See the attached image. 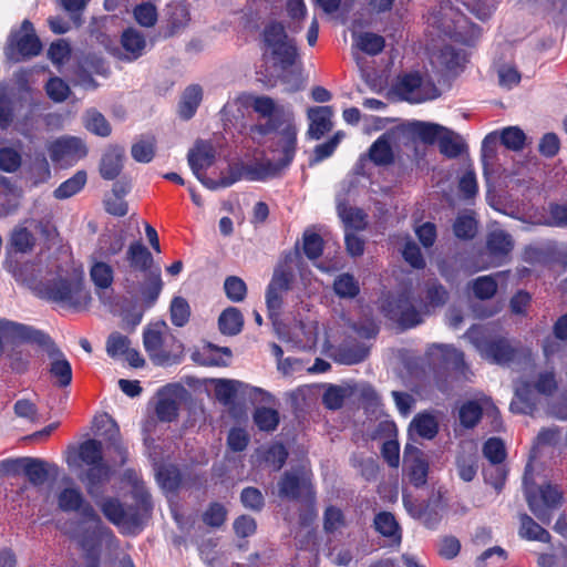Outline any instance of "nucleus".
Returning <instances> with one entry per match:
<instances>
[{"instance_id": "obj_52", "label": "nucleus", "mask_w": 567, "mask_h": 567, "mask_svg": "<svg viewBox=\"0 0 567 567\" xmlns=\"http://www.w3.org/2000/svg\"><path fill=\"white\" fill-rule=\"evenodd\" d=\"M250 101V96H238L231 101H228L223 110H221V116L223 120L226 122H234L244 116L243 107L246 106Z\"/></svg>"}, {"instance_id": "obj_26", "label": "nucleus", "mask_w": 567, "mask_h": 567, "mask_svg": "<svg viewBox=\"0 0 567 567\" xmlns=\"http://www.w3.org/2000/svg\"><path fill=\"white\" fill-rule=\"evenodd\" d=\"M309 120L308 135L312 140H319L324 133L332 128L331 117L333 110L331 106H315L307 112Z\"/></svg>"}, {"instance_id": "obj_60", "label": "nucleus", "mask_w": 567, "mask_h": 567, "mask_svg": "<svg viewBox=\"0 0 567 567\" xmlns=\"http://www.w3.org/2000/svg\"><path fill=\"white\" fill-rule=\"evenodd\" d=\"M444 131L445 127L439 124L423 122L415 124V133L425 143L439 142Z\"/></svg>"}, {"instance_id": "obj_24", "label": "nucleus", "mask_w": 567, "mask_h": 567, "mask_svg": "<svg viewBox=\"0 0 567 567\" xmlns=\"http://www.w3.org/2000/svg\"><path fill=\"white\" fill-rule=\"evenodd\" d=\"M103 258L95 252L90 256V278L97 291L111 288L114 281V269Z\"/></svg>"}, {"instance_id": "obj_15", "label": "nucleus", "mask_w": 567, "mask_h": 567, "mask_svg": "<svg viewBox=\"0 0 567 567\" xmlns=\"http://www.w3.org/2000/svg\"><path fill=\"white\" fill-rule=\"evenodd\" d=\"M275 331L279 339L298 349H311L318 340L319 326L316 321L298 322L288 327L275 320Z\"/></svg>"}, {"instance_id": "obj_23", "label": "nucleus", "mask_w": 567, "mask_h": 567, "mask_svg": "<svg viewBox=\"0 0 567 567\" xmlns=\"http://www.w3.org/2000/svg\"><path fill=\"white\" fill-rule=\"evenodd\" d=\"M21 467L33 485H42L50 474H56L58 466L39 458H21L12 462Z\"/></svg>"}, {"instance_id": "obj_37", "label": "nucleus", "mask_w": 567, "mask_h": 567, "mask_svg": "<svg viewBox=\"0 0 567 567\" xmlns=\"http://www.w3.org/2000/svg\"><path fill=\"white\" fill-rule=\"evenodd\" d=\"M86 173L84 171L76 172L72 177L64 181L58 188L54 189L53 195L56 199H66L78 194L86 184Z\"/></svg>"}, {"instance_id": "obj_40", "label": "nucleus", "mask_w": 567, "mask_h": 567, "mask_svg": "<svg viewBox=\"0 0 567 567\" xmlns=\"http://www.w3.org/2000/svg\"><path fill=\"white\" fill-rule=\"evenodd\" d=\"M464 56L456 52L451 47H444L439 52H434L431 55V63L434 66L446 69V70H455L461 65Z\"/></svg>"}, {"instance_id": "obj_54", "label": "nucleus", "mask_w": 567, "mask_h": 567, "mask_svg": "<svg viewBox=\"0 0 567 567\" xmlns=\"http://www.w3.org/2000/svg\"><path fill=\"white\" fill-rule=\"evenodd\" d=\"M254 420L261 431H274L279 423V414L274 409L258 408L254 414Z\"/></svg>"}, {"instance_id": "obj_64", "label": "nucleus", "mask_w": 567, "mask_h": 567, "mask_svg": "<svg viewBox=\"0 0 567 567\" xmlns=\"http://www.w3.org/2000/svg\"><path fill=\"white\" fill-rule=\"evenodd\" d=\"M21 166V155L12 147L0 150V168L7 173H13Z\"/></svg>"}, {"instance_id": "obj_47", "label": "nucleus", "mask_w": 567, "mask_h": 567, "mask_svg": "<svg viewBox=\"0 0 567 567\" xmlns=\"http://www.w3.org/2000/svg\"><path fill=\"white\" fill-rule=\"evenodd\" d=\"M94 425L102 435L106 436L109 441L114 443L116 450L122 454L123 450L117 444L120 431L115 421L110 415L102 414L95 417Z\"/></svg>"}, {"instance_id": "obj_9", "label": "nucleus", "mask_w": 567, "mask_h": 567, "mask_svg": "<svg viewBox=\"0 0 567 567\" xmlns=\"http://www.w3.org/2000/svg\"><path fill=\"white\" fill-rule=\"evenodd\" d=\"M556 388L557 382L553 371L539 373L533 384L522 380L515 385V398L511 403V410L515 413H532L535 406L534 392L547 395L551 394Z\"/></svg>"}, {"instance_id": "obj_21", "label": "nucleus", "mask_w": 567, "mask_h": 567, "mask_svg": "<svg viewBox=\"0 0 567 567\" xmlns=\"http://www.w3.org/2000/svg\"><path fill=\"white\" fill-rule=\"evenodd\" d=\"M403 464L409 480L414 486H422L426 483L429 463L420 449L408 444L404 449Z\"/></svg>"}, {"instance_id": "obj_22", "label": "nucleus", "mask_w": 567, "mask_h": 567, "mask_svg": "<svg viewBox=\"0 0 567 567\" xmlns=\"http://www.w3.org/2000/svg\"><path fill=\"white\" fill-rule=\"evenodd\" d=\"M437 28L441 29L444 34L463 43H470L471 40L478 34L477 29L473 24H470L464 16L454 13L452 10L449 18L446 17L441 21Z\"/></svg>"}, {"instance_id": "obj_7", "label": "nucleus", "mask_w": 567, "mask_h": 567, "mask_svg": "<svg viewBox=\"0 0 567 567\" xmlns=\"http://www.w3.org/2000/svg\"><path fill=\"white\" fill-rule=\"evenodd\" d=\"M465 337L474 346L482 359L491 363L506 364L516 354V348L506 338L493 336L489 326H473L467 330Z\"/></svg>"}, {"instance_id": "obj_50", "label": "nucleus", "mask_w": 567, "mask_h": 567, "mask_svg": "<svg viewBox=\"0 0 567 567\" xmlns=\"http://www.w3.org/2000/svg\"><path fill=\"white\" fill-rule=\"evenodd\" d=\"M131 348V341L120 332H113L106 340V352L113 359H122Z\"/></svg>"}, {"instance_id": "obj_8", "label": "nucleus", "mask_w": 567, "mask_h": 567, "mask_svg": "<svg viewBox=\"0 0 567 567\" xmlns=\"http://www.w3.org/2000/svg\"><path fill=\"white\" fill-rule=\"evenodd\" d=\"M524 485L529 509L539 520L546 524L549 523L553 511L563 503V492L550 484L535 488L529 465L525 471Z\"/></svg>"}, {"instance_id": "obj_45", "label": "nucleus", "mask_w": 567, "mask_h": 567, "mask_svg": "<svg viewBox=\"0 0 567 567\" xmlns=\"http://www.w3.org/2000/svg\"><path fill=\"white\" fill-rule=\"evenodd\" d=\"M86 130L99 136H109L111 134V125L107 120L97 111L90 110L84 117Z\"/></svg>"}, {"instance_id": "obj_31", "label": "nucleus", "mask_w": 567, "mask_h": 567, "mask_svg": "<svg viewBox=\"0 0 567 567\" xmlns=\"http://www.w3.org/2000/svg\"><path fill=\"white\" fill-rule=\"evenodd\" d=\"M495 410L488 399H484L482 403L477 401L465 402L458 412L461 424L465 427H473L480 421L483 410L487 409Z\"/></svg>"}, {"instance_id": "obj_14", "label": "nucleus", "mask_w": 567, "mask_h": 567, "mask_svg": "<svg viewBox=\"0 0 567 567\" xmlns=\"http://www.w3.org/2000/svg\"><path fill=\"white\" fill-rule=\"evenodd\" d=\"M41 51V43L34 33L33 24L24 20L17 31H12L6 48L9 60L19 61L21 58L33 56Z\"/></svg>"}, {"instance_id": "obj_17", "label": "nucleus", "mask_w": 567, "mask_h": 567, "mask_svg": "<svg viewBox=\"0 0 567 567\" xmlns=\"http://www.w3.org/2000/svg\"><path fill=\"white\" fill-rule=\"evenodd\" d=\"M4 342H47L45 334L29 326L0 319V354Z\"/></svg>"}, {"instance_id": "obj_11", "label": "nucleus", "mask_w": 567, "mask_h": 567, "mask_svg": "<svg viewBox=\"0 0 567 567\" xmlns=\"http://www.w3.org/2000/svg\"><path fill=\"white\" fill-rule=\"evenodd\" d=\"M395 91L402 100L410 103H423L440 95L439 89L429 75H422L417 72L400 78Z\"/></svg>"}, {"instance_id": "obj_55", "label": "nucleus", "mask_w": 567, "mask_h": 567, "mask_svg": "<svg viewBox=\"0 0 567 567\" xmlns=\"http://www.w3.org/2000/svg\"><path fill=\"white\" fill-rule=\"evenodd\" d=\"M190 316V308L186 299L175 297L171 303V320L177 327H183L187 323Z\"/></svg>"}, {"instance_id": "obj_49", "label": "nucleus", "mask_w": 567, "mask_h": 567, "mask_svg": "<svg viewBox=\"0 0 567 567\" xmlns=\"http://www.w3.org/2000/svg\"><path fill=\"white\" fill-rule=\"evenodd\" d=\"M374 526L383 536L400 539V528L392 514L386 512L379 513L374 518Z\"/></svg>"}, {"instance_id": "obj_18", "label": "nucleus", "mask_w": 567, "mask_h": 567, "mask_svg": "<svg viewBox=\"0 0 567 567\" xmlns=\"http://www.w3.org/2000/svg\"><path fill=\"white\" fill-rule=\"evenodd\" d=\"M385 316L403 328H412L422 321L423 311H417L408 297L390 300L383 308Z\"/></svg>"}, {"instance_id": "obj_39", "label": "nucleus", "mask_w": 567, "mask_h": 567, "mask_svg": "<svg viewBox=\"0 0 567 567\" xmlns=\"http://www.w3.org/2000/svg\"><path fill=\"white\" fill-rule=\"evenodd\" d=\"M391 135L383 134L380 136L370 148V158L377 165H386L392 162L393 154L391 150Z\"/></svg>"}, {"instance_id": "obj_62", "label": "nucleus", "mask_w": 567, "mask_h": 567, "mask_svg": "<svg viewBox=\"0 0 567 567\" xmlns=\"http://www.w3.org/2000/svg\"><path fill=\"white\" fill-rule=\"evenodd\" d=\"M497 284L491 276H482L473 281L474 295L480 299H488L496 292Z\"/></svg>"}, {"instance_id": "obj_63", "label": "nucleus", "mask_w": 567, "mask_h": 567, "mask_svg": "<svg viewBox=\"0 0 567 567\" xmlns=\"http://www.w3.org/2000/svg\"><path fill=\"white\" fill-rule=\"evenodd\" d=\"M322 238L310 230L303 234V251L309 259H317L322 254Z\"/></svg>"}, {"instance_id": "obj_19", "label": "nucleus", "mask_w": 567, "mask_h": 567, "mask_svg": "<svg viewBox=\"0 0 567 567\" xmlns=\"http://www.w3.org/2000/svg\"><path fill=\"white\" fill-rule=\"evenodd\" d=\"M186 390L176 384L162 389L157 394L156 415L161 421L171 422L178 413L181 403L184 401Z\"/></svg>"}, {"instance_id": "obj_46", "label": "nucleus", "mask_w": 567, "mask_h": 567, "mask_svg": "<svg viewBox=\"0 0 567 567\" xmlns=\"http://www.w3.org/2000/svg\"><path fill=\"white\" fill-rule=\"evenodd\" d=\"M156 480L164 491L171 492L178 486L181 476L174 465H159L156 468Z\"/></svg>"}, {"instance_id": "obj_28", "label": "nucleus", "mask_w": 567, "mask_h": 567, "mask_svg": "<svg viewBox=\"0 0 567 567\" xmlns=\"http://www.w3.org/2000/svg\"><path fill=\"white\" fill-rule=\"evenodd\" d=\"M203 100V89L198 84L188 85L178 103V115L184 120L192 118Z\"/></svg>"}, {"instance_id": "obj_48", "label": "nucleus", "mask_w": 567, "mask_h": 567, "mask_svg": "<svg viewBox=\"0 0 567 567\" xmlns=\"http://www.w3.org/2000/svg\"><path fill=\"white\" fill-rule=\"evenodd\" d=\"M340 218L346 225L347 230L362 229L365 226V215L361 209L347 207L346 205L338 206Z\"/></svg>"}, {"instance_id": "obj_42", "label": "nucleus", "mask_w": 567, "mask_h": 567, "mask_svg": "<svg viewBox=\"0 0 567 567\" xmlns=\"http://www.w3.org/2000/svg\"><path fill=\"white\" fill-rule=\"evenodd\" d=\"M124 236L122 234H110L103 236L99 241V248L94 251L104 258L117 255L124 247Z\"/></svg>"}, {"instance_id": "obj_35", "label": "nucleus", "mask_w": 567, "mask_h": 567, "mask_svg": "<svg viewBox=\"0 0 567 567\" xmlns=\"http://www.w3.org/2000/svg\"><path fill=\"white\" fill-rule=\"evenodd\" d=\"M218 324L221 333L235 336L241 331L244 318L237 308L229 307L219 316Z\"/></svg>"}, {"instance_id": "obj_44", "label": "nucleus", "mask_w": 567, "mask_h": 567, "mask_svg": "<svg viewBox=\"0 0 567 567\" xmlns=\"http://www.w3.org/2000/svg\"><path fill=\"white\" fill-rule=\"evenodd\" d=\"M440 151L450 158L457 157L464 148L461 137L445 128L439 141Z\"/></svg>"}, {"instance_id": "obj_33", "label": "nucleus", "mask_w": 567, "mask_h": 567, "mask_svg": "<svg viewBox=\"0 0 567 567\" xmlns=\"http://www.w3.org/2000/svg\"><path fill=\"white\" fill-rule=\"evenodd\" d=\"M122 47L125 50L127 60H135L140 58L146 48V40L143 33L130 28L122 34Z\"/></svg>"}, {"instance_id": "obj_59", "label": "nucleus", "mask_w": 567, "mask_h": 567, "mask_svg": "<svg viewBox=\"0 0 567 567\" xmlns=\"http://www.w3.org/2000/svg\"><path fill=\"white\" fill-rule=\"evenodd\" d=\"M17 107L14 105H11L4 101H0V127L7 128L11 125L14 126V128L23 134H25V128L20 122L17 120Z\"/></svg>"}, {"instance_id": "obj_38", "label": "nucleus", "mask_w": 567, "mask_h": 567, "mask_svg": "<svg viewBox=\"0 0 567 567\" xmlns=\"http://www.w3.org/2000/svg\"><path fill=\"white\" fill-rule=\"evenodd\" d=\"M163 288L161 269L158 267L145 272V282L141 288L143 298L152 305L159 296Z\"/></svg>"}, {"instance_id": "obj_41", "label": "nucleus", "mask_w": 567, "mask_h": 567, "mask_svg": "<svg viewBox=\"0 0 567 567\" xmlns=\"http://www.w3.org/2000/svg\"><path fill=\"white\" fill-rule=\"evenodd\" d=\"M35 238L24 225H18L10 235V245L19 252L27 254L34 247Z\"/></svg>"}, {"instance_id": "obj_30", "label": "nucleus", "mask_w": 567, "mask_h": 567, "mask_svg": "<svg viewBox=\"0 0 567 567\" xmlns=\"http://www.w3.org/2000/svg\"><path fill=\"white\" fill-rule=\"evenodd\" d=\"M513 248L512 237L502 229H495L487 237V252L495 261H499Z\"/></svg>"}, {"instance_id": "obj_36", "label": "nucleus", "mask_w": 567, "mask_h": 567, "mask_svg": "<svg viewBox=\"0 0 567 567\" xmlns=\"http://www.w3.org/2000/svg\"><path fill=\"white\" fill-rule=\"evenodd\" d=\"M27 174L28 179L34 187L48 183L52 177L51 167L48 159L43 155L37 156L34 158V161L30 164Z\"/></svg>"}, {"instance_id": "obj_1", "label": "nucleus", "mask_w": 567, "mask_h": 567, "mask_svg": "<svg viewBox=\"0 0 567 567\" xmlns=\"http://www.w3.org/2000/svg\"><path fill=\"white\" fill-rule=\"evenodd\" d=\"M255 112L268 121L265 124H256L250 128L254 140L262 137L271 132H276L272 152L275 154V164L269 163L261 168H271V175L278 169L288 166L296 154L298 128L293 120L292 113L281 114L275 101L268 96L250 97Z\"/></svg>"}, {"instance_id": "obj_51", "label": "nucleus", "mask_w": 567, "mask_h": 567, "mask_svg": "<svg viewBox=\"0 0 567 567\" xmlns=\"http://www.w3.org/2000/svg\"><path fill=\"white\" fill-rule=\"evenodd\" d=\"M333 289L341 298H353L360 290L358 281L349 274L338 276L334 280Z\"/></svg>"}, {"instance_id": "obj_2", "label": "nucleus", "mask_w": 567, "mask_h": 567, "mask_svg": "<svg viewBox=\"0 0 567 567\" xmlns=\"http://www.w3.org/2000/svg\"><path fill=\"white\" fill-rule=\"evenodd\" d=\"M58 507L62 512H78L80 519L66 533L75 539L83 549H93L102 542L109 545L117 543L112 530L106 527L95 509L85 502L83 494L75 486L63 488L56 495Z\"/></svg>"}, {"instance_id": "obj_13", "label": "nucleus", "mask_w": 567, "mask_h": 567, "mask_svg": "<svg viewBox=\"0 0 567 567\" xmlns=\"http://www.w3.org/2000/svg\"><path fill=\"white\" fill-rule=\"evenodd\" d=\"M51 161L61 168L73 166L87 154L85 143L76 136H61L47 144Z\"/></svg>"}, {"instance_id": "obj_5", "label": "nucleus", "mask_w": 567, "mask_h": 567, "mask_svg": "<svg viewBox=\"0 0 567 567\" xmlns=\"http://www.w3.org/2000/svg\"><path fill=\"white\" fill-rule=\"evenodd\" d=\"M143 346L156 365L177 363L184 351L183 343L165 321L151 322L144 328Z\"/></svg>"}, {"instance_id": "obj_57", "label": "nucleus", "mask_w": 567, "mask_h": 567, "mask_svg": "<svg viewBox=\"0 0 567 567\" xmlns=\"http://www.w3.org/2000/svg\"><path fill=\"white\" fill-rule=\"evenodd\" d=\"M134 18L142 27H153L157 21L156 7L151 2L137 4L133 11Z\"/></svg>"}, {"instance_id": "obj_6", "label": "nucleus", "mask_w": 567, "mask_h": 567, "mask_svg": "<svg viewBox=\"0 0 567 567\" xmlns=\"http://www.w3.org/2000/svg\"><path fill=\"white\" fill-rule=\"evenodd\" d=\"M104 516L122 533L135 534L141 530L143 520L150 513L152 505L148 493L142 488L136 489V505L125 507L116 498H105L99 503Z\"/></svg>"}, {"instance_id": "obj_32", "label": "nucleus", "mask_w": 567, "mask_h": 567, "mask_svg": "<svg viewBox=\"0 0 567 567\" xmlns=\"http://www.w3.org/2000/svg\"><path fill=\"white\" fill-rule=\"evenodd\" d=\"M353 47L369 54L377 55L384 49V38L372 32H353Z\"/></svg>"}, {"instance_id": "obj_3", "label": "nucleus", "mask_w": 567, "mask_h": 567, "mask_svg": "<svg viewBox=\"0 0 567 567\" xmlns=\"http://www.w3.org/2000/svg\"><path fill=\"white\" fill-rule=\"evenodd\" d=\"M215 147L208 141H197L189 150L188 164L197 179L208 189L216 190L231 186L239 179L261 181L271 175V168L230 167L228 174L218 181L206 177L203 172L213 165L215 161Z\"/></svg>"}, {"instance_id": "obj_58", "label": "nucleus", "mask_w": 567, "mask_h": 567, "mask_svg": "<svg viewBox=\"0 0 567 567\" xmlns=\"http://www.w3.org/2000/svg\"><path fill=\"white\" fill-rule=\"evenodd\" d=\"M224 289L227 298L233 302L243 301L247 293L245 281L236 276H230L225 280Z\"/></svg>"}, {"instance_id": "obj_61", "label": "nucleus", "mask_w": 567, "mask_h": 567, "mask_svg": "<svg viewBox=\"0 0 567 567\" xmlns=\"http://www.w3.org/2000/svg\"><path fill=\"white\" fill-rule=\"evenodd\" d=\"M483 453L492 464H501L506 455L504 443L495 437L486 441Z\"/></svg>"}, {"instance_id": "obj_20", "label": "nucleus", "mask_w": 567, "mask_h": 567, "mask_svg": "<svg viewBox=\"0 0 567 567\" xmlns=\"http://www.w3.org/2000/svg\"><path fill=\"white\" fill-rule=\"evenodd\" d=\"M311 487V472L302 464L298 470L287 472L278 483L279 496L288 499H296L302 491Z\"/></svg>"}, {"instance_id": "obj_12", "label": "nucleus", "mask_w": 567, "mask_h": 567, "mask_svg": "<svg viewBox=\"0 0 567 567\" xmlns=\"http://www.w3.org/2000/svg\"><path fill=\"white\" fill-rule=\"evenodd\" d=\"M79 456L83 463L90 466L85 475L87 492L91 494L92 488L106 481L111 470L103 460L102 443L96 440H87L80 445Z\"/></svg>"}, {"instance_id": "obj_53", "label": "nucleus", "mask_w": 567, "mask_h": 567, "mask_svg": "<svg viewBox=\"0 0 567 567\" xmlns=\"http://www.w3.org/2000/svg\"><path fill=\"white\" fill-rule=\"evenodd\" d=\"M241 383L235 380L218 379L215 381V395L224 404L231 402Z\"/></svg>"}, {"instance_id": "obj_56", "label": "nucleus", "mask_w": 567, "mask_h": 567, "mask_svg": "<svg viewBox=\"0 0 567 567\" xmlns=\"http://www.w3.org/2000/svg\"><path fill=\"white\" fill-rule=\"evenodd\" d=\"M502 143L512 151H520L525 144V133L517 126H509L502 131Z\"/></svg>"}, {"instance_id": "obj_25", "label": "nucleus", "mask_w": 567, "mask_h": 567, "mask_svg": "<svg viewBox=\"0 0 567 567\" xmlns=\"http://www.w3.org/2000/svg\"><path fill=\"white\" fill-rule=\"evenodd\" d=\"M427 355L434 364H443L454 370H462L465 365L463 352L449 344H432Z\"/></svg>"}, {"instance_id": "obj_4", "label": "nucleus", "mask_w": 567, "mask_h": 567, "mask_svg": "<svg viewBox=\"0 0 567 567\" xmlns=\"http://www.w3.org/2000/svg\"><path fill=\"white\" fill-rule=\"evenodd\" d=\"M40 295L63 308L75 311L86 309L92 300L91 292L84 285L83 271L78 268L47 284L40 290Z\"/></svg>"}, {"instance_id": "obj_10", "label": "nucleus", "mask_w": 567, "mask_h": 567, "mask_svg": "<svg viewBox=\"0 0 567 567\" xmlns=\"http://www.w3.org/2000/svg\"><path fill=\"white\" fill-rule=\"evenodd\" d=\"M264 41L265 52L271 56L275 63H278L282 69L295 63L297 58L295 41L287 35L280 23L274 22L266 27Z\"/></svg>"}, {"instance_id": "obj_34", "label": "nucleus", "mask_w": 567, "mask_h": 567, "mask_svg": "<svg viewBox=\"0 0 567 567\" xmlns=\"http://www.w3.org/2000/svg\"><path fill=\"white\" fill-rule=\"evenodd\" d=\"M126 259L133 269L140 271L153 270V257L148 249L141 243H133L126 251Z\"/></svg>"}, {"instance_id": "obj_43", "label": "nucleus", "mask_w": 567, "mask_h": 567, "mask_svg": "<svg viewBox=\"0 0 567 567\" xmlns=\"http://www.w3.org/2000/svg\"><path fill=\"white\" fill-rule=\"evenodd\" d=\"M520 535L530 540L548 542L549 534L532 517L524 514L520 516Z\"/></svg>"}, {"instance_id": "obj_29", "label": "nucleus", "mask_w": 567, "mask_h": 567, "mask_svg": "<svg viewBox=\"0 0 567 567\" xmlns=\"http://www.w3.org/2000/svg\"><path fill=\"white\" fill-rule=\"evenodd\" d=\"M124 151L120 147H110L102 156L100 173L104 179L112 181L118 176L123 167Z\"/></svg>"}, {"instance_id": "obj_16", "label": "nucleus", "mask_w": 567, "mask_h": 567, "mask_svg": "<svg viewBox=\"0 0 567 567\" xmlns=\"http://www.w3.org/2000/svg\"><path fill=\"white\" fill-rule=\"evenodd\" d=\"M47 342H35L44 348L49 357V373L58 386H68L72 381V368L69 360L45 334Z\"/></svg>"}, {"instance_id": "obj_27", "label": "nucleus", "mask_w": 567, "mask_h": 567, "mask_svg": "<svg viewBox=\"0 0 567 567\" xmlns=\"http://www.w3.org/2000/svg\"><path fill=\"white\" fill-rule=\"evenodd\" d=\"M437 432L439 422L436 417L426 412L416 414L409 426V434L412 439L432 440Z\"/></svg>"}]
</instances>
